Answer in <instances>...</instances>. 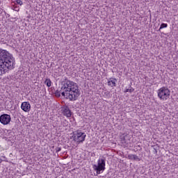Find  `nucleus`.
Masks as SVG:
<instances>
[{
    "label": "nucleus",
    "instance_id": "obj_5",
    "mask_svg": "<svg viewBox=\"0 0 178 178\" xmlns=\"http://www.w3.org/2000/svg\"><path fill=\"white\" fill-rule=\"evenodd\" d=\"M105 159H101L97 161V165H93V169L96 171L97 175H101V172H104V170H105Z\"/></svg>",
    "mask_w": 178,
    "mask_h": 178
},
{
    "label": "nucleus",
    "instance_id": "obj_13",
    "mask_svg": "<svg viewBox=\"0 0 178 178\" xmlns=\"http://www.w3.org/2000/svg\"><path fill=\"white\" fill-rule=\"evenodd\" d=\"M134 91V88H133L131 86H129V89H126L124 92H133Z\"/></svg>",
    "mask_w": 178,
    "mask_h": 178
},
{
    "label": "nucleus",
    "instance_id": "obj_4",
    "mask_svg": "<svg viewBox=\"0 0 178 178\" xmlns=\"http://www.w3.org/2000/svg\"><path fill=\"white\" fill-rule=\"evenodd\" d=\"M86 137L87 135H86V133L79 129L75 131L72 136L74 141H75L78 144H81V143H84V141H86Z\"/></svg>",
    "mask_w": 178,
    "mask_h": 178
},
{
    "label": "nucleus",
    "instance_id": "obj_2",
    "mask_svg": "<svg viewBox=\"0 0 178 178\" xmlns=\"http://www.w3.org/2000/svg\"><path fill=\"white\" fill-rule=\"evenodd\" d=\"M63 97L70 101H77L80 97V89L79 85L72 81H67L62 86L59 91Z\"/></svg>",
    "mask_w": 178,
    "mask_h": 178
},
{
    "label": "nucleus",
    "instance_id": "obj_18",
    "mask_svg": "<svg viewBox=\"0 0 178 178\" xmlns=\"http://www.w3.org/2000/svg\"><path fill=\"white\" fill-rule=\"evenodd\" d=\"M3 158H4V159H5V158H6V157L4 156H3Z\"/></svg>",
    "mask_w": 178,
    "mask_h": 178
},
{
    "label": "nucleus",
    "instance_id": "obj_11",
    "mask_svg": "<svg viewBox=\"0 0 178 178\" xmlns=\"http://www.w3.org/2000/svg\"><path fill=\"white\" fill-rule=\"evenodd\" d=\"M128 159L131 161H140V158H138V156L136 154H129Z\"/></svg>",
    "mask_w": 178,
    "mask_h": 178
},
{
    "label": "nucleus",
    "instance_id": "obj_10",
    "mask_svg": "<svg viewBox=\"0 0 178 178\" xmlns=\"http://www.w3.org/2000/svg\"><path fill=\"white\" fill-rule=\"evenodd\" d=\"M127 137V135L122 134L120 137V141L122 144L124 145H127L129 144V142L126 140V138Z\"/></svg>",
    "mask_w": 178,
    "mask_h": 178
},
{
    "label": "nucleus",
    "instance_id": "obj_14",
    "mask_svg": "<svg viewBox=\"0 0 178 178\" xmlns=\"http://www.w3.org/2000/svg\"><path fill=\"white\" fill-rule=\"evenodd\" d=\"M168 27V24L162 23L160 26L159 31L162 30V29H166Z\"/></svg>",
    "mask_w": 178,
    "mask_h": 178
},
{
    "label": "nucleus",
    "instance_id": "obj_6",
    "mask_svg": "<svg viewBox=\"0 0 178 178\" xmlns=\"http://www.w3.org/2000/svg\"><path fill=\"white\" fill-rule=\"evenodd\" d=\"M12 118H10V115L9 114H3L0 115V123L3 124V126H6V124H9Z\"/></svg>",
    "mask_w": 178,
    "mask_h": 178
},
{
    "label": "nucleus",
    "instance_id": "obj_12",
    "mask_svg": "<svg viewBox=\"0 0 178 178\" xmlns=\"http://www.w3.org/2000/svg\"><path fill=\"white\" fill-rule=\"evenodd\" d=\"M44 84H46V86L47 87H51V86L52 84V81H51V79H46V80L44 81Z\"/></svg>",
    "mask_w": 178,
    "mask_h": 178
},
{
    "label": "nucleus",
    "instance_id": "obj_15",
    "mask_svg": "<svg viewBox=\"0 0 178 178\" xmlns=\"http://www.w3.org/2000/svg\"><path fill=\"white\" fill-rule=\"evenodd\" d=\"M15 2L17 3V5H20V6L23 5V1H22V0H16Z\"/></svg>",
    "mask_w": 178,
    "mask_h": 178
},
{
    "label": "nucleus",
    "instance_id": "obj_7",
    "mask_svg": "<svg viewBox=\"0 0 178 178\" xmlns=\"http://www.w3.org/2000/svg\"><path fill=\"white\" fill-rule=\"evenodd\" d=\"M21 109L24 111V112H30L31 111V104L29 102H24L21 104Z\"/></svg>",
    "mask_w": 178,
    "mask_h": 178
},
{
    "label": "nucleus",
    "instance_id": "obj_8",
    "mask_svg": "<svg viewBox=\"0 0 178 178\" xmlns=\"http://www.w3.org/2000/svg\"><path fill=\"white\" fill-rule=\"evenodd\" d=\"M63 115L66 118H72V111H70L69 106H65L63 107Z\"/></svg>",
    "mask_w": 178,
    "mask_h": 178
},
{
    "label": "nucleus",
    "instance_id": "obj_9",
    "mask_svg": "<svg viewBox=\"0 0 178 178\" xmlns=\"http://www.w3.org/2000/svg\"><path fill=\"white\" fill-rule=\"evenodd\" d=\"M116 83H118V79L115 78H109L107 82V86L109 87H116Z\"/></svg>",
    "mask_w": 178,
    "mask_h": 178
},
{
    "label": "nucleus",
    "instance_id": "obj_17",
    "mask_svg": "<svg viewBox=\"0 0 178 178\" xmlns=\"http://www.w3.org/2000/svg\"><path fill=\"white\" fill-rule=\"evenodd\" d=\"M61 149H61L60 147H56V152H57V153H58V152H60Z\"/></svg>",
    "mask_w": 178,
    "mask_h": 178
},
{
    "label": "nucleus",
    "instance_id": "obj_16",
    "mask_svg": "<svg viewBox=\"0 0 178 178\" xmlns=\"http://www.w3.org/2000/svg\"><path fill=\"white\" fill-rule=\"evenodd\" d=\"M14 10H15V12H19V10H20V8H19V7L14 6Z\"/></svg>",
    "mask_w": 178,
    "mask_h": 178
},
{
    "label": "nucleus",
    "instance_id": "obj_1",
    "mask_svg": "<svg viewBox=\"0 0 178 178\" xmlns=\"http://www.w3.org/2000/svg\"><path fill=\"white\" fill-rule=\"evenodd\" d=\"M16 67V60L13 54L6 49L0 48V74L1 76L9 73Z\"/></svg>",
    "mask_w": 178,
    "mask_h": 178
},
{
    "label": "nucleus",
    "instance_id": "obj_19",
    "mask_svg": "<svg viewBox=\"0 0 178 178\" xmlns=\"http://www.w3.org/2000/svg\"><path fill=\"white\" fill-rule=\"evenodd\" d=\"M2 162V160H0V163Z\"/></svg>",
    "mask_w": 178,
    "mask_h": 178
},
{
    "label": "nucleus",
    "instance_id": "obj_3",
    "mask_svg": "<svg viewBox=\"0 0 178 178\" xmlns=\"http://www.w3.org/2000/svg\"><path fill=\"white\" fill-rule=\"evenodd\" d=\"M157 97L160 101H168L170 98V90L165 86L160 88L157 90Z\"/></svg>",
    "mask_w": 178,
    "mask_h": 178
}]
</instances>
